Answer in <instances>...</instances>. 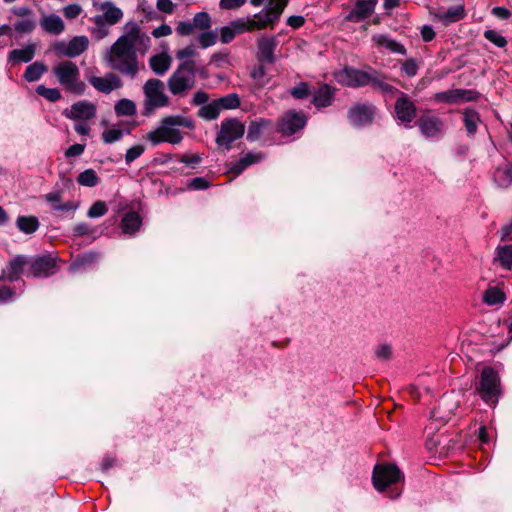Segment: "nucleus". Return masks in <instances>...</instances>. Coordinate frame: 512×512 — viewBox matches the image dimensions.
<instances>
[{"instance_id":"1","label":"nucleus","mask_w":512,"mask_h":512,"mask_svg":"<svg viewBox=\"0 0 512 512\" xmlns=\"http://www.w3.org/2000/svg\"><path fill=\"white\" fill-rule=\"evenodd\" d=\"M150 43V37L136 23H128L125 34L110 47L106 60L113 70L133 79L140 70L137 52L144 54Z\"/></svg>"},{"instance_id":"2","label":"nucleus","mask_w":512,"mask_h":512,"mask_svg":"<svg viewBox=\"0 0 512 512\" xmlns=\"http://www.w3.org/2000/svg\"><path fill=\"white\" fill-rule=\"evenodd\" d=\"M180 127L192 130L195 128V123L191 118L183 115H169L163 117L158 126L145 135V139L153 146L163 142L172 145L179 144L183 139Z\"/></svg>"},{"instance_id":"3","label":"nucleus","mask_w":512,"mask_h":512,"mask_svg":"<svg viewBox=\"0 0 512 512\" xmlns=\"http://www.w3.org/2000/svg\"><path fill=\"white\" fill-rule=\"evenodd\" d=\"M283 5L284 3H275L258 13L231 21L234 33L241 35L247 32L274 29L283 14Z\"/></svg>"},{"instance_id":"4","label":"nucleus","mask_w":512,"mask_h":512,"mask_svg":"<svg viewBox=\"0 0 512 512\" xmlns=\"http://www.w3.org/2000/svg\"><path fill=\"white\" fill-rule=\"evenodd\" d=\"M52 74L65 91L75 95L84 94L86 85L80 79V70L76 63L70 60L61 61L52 67Z\"/></svg>"},{"instance_id":"5","label":"nucleus","mask_w":512,"mask_h":512,"mask_svg":"<svg viewBox=\"0 0 512 512\" xmlns=\"http://www.w3.org/2000/svg\"><path fill=\"white\" fill-rule=\"evenodd\" d=\"M170 93L183 97L195 86V62L184 61L176 68L167 81Z\"/></svg>"},{"instance_id":"6","label":"nucleus","mask_w":512,"mask_h":512,"mask_svg":"<svg viewBox=\"0 0 512 512\" xmlns=\"http://www.w3.org/2000/svg\"><path fill=\"white\" fill-rule=\"evenodd\" d=\"M145 96L143 114L150 115L155 109L166 107L169 104V98L165 94L164 83L156 78L148 79L143 85Z\"/></svg>"},{"instance_id":"7","label":"nucleus","mask_w":512,"mask_h":512,"mask_svg":"<svg viewBox=\"0 0 512 512\" xmlns=\"http://www.w3.org/2000/svg\"><path fill=\"white\" fill-rule=\"evenodd\" d=\"M476 388L483 401L495 405L501 394L500 379L497 372L491 367L483 368Z\"/></svg>"},{"instance_id":"8","label":"nucleus","mask_w":512,"mask_h":512,"mask_svg":"<svg viewBox=\"0 0 512 512\" xmlns=\"http://www.w3.org/2000/svg\"><path fill=\"white\" fill-rule=\"evenodd\" d=\"M378 72L369 68L360 70L354 67H345L336 74L337 81L347 87L358 88L367 85L374 86Z\"/></svg>"},{"instance_id":"9","label":"nucleus","mask_w":512,"mask_h":512,"mask_svg":"<svg viewBox=\"0 0 512 512\" xmlns=\"http://www.w3.org/2000/svg\"><path fill=\"white\" fill-rule=\"evenodd\" d=\"M404 476L394 464H377L374 467L372 481L376 490L384 491L387 487L403 480Z\"/></svg>"},{"instance_id":"10","label":"nucleus","mask_w":512,"mask_h":512,"mask_svg":"<svg viewBox=\"0 0 512 512\" xmlns=\"http://www.w3.org/2000/svg\"><path fill=\"white\" fill-rule=\"evenodd\" d=\"M244 133V124L235 118H229L222 121L215 140L218 146L230 150L232 143L240 139Z\"/></svg>"},{"instance_id":"11","label":"nucleus","mask_w":512,"mask_h":512,"mask_svg":"<svg viewBox=\"0 0 512 512\" xmlns=\"http://www.w3.org/2000/svg\"><path fill=\"white\" fill-rule=\"evenodd\" d=\"M277 132L278 127L271 119L258 117L250 121L246 138L249 142L272 140Z\"/></svg>"},{"instance_id":"12","label":"nucleus","mask_w":512,"mask_h":512,"mask_svg":"<svg viewBox=\"0 0 512 512\" xmlns=\"http://www.w3.org/2000/svg\"><path fill=\"white\" fill-rule=\"evenodd\" d=\"M421 134L427 139H438L444 131V122L430 110L425 111L417 120Z\"/></svg>"},{"instance_id":"13","label":"nucleus","mask_w":512,"mask_h":512,"mask_svg":"<svg viewBox=\"0 0 512 512\" xmlns=\"http://www.w3.org/2000/svg\"><path fill=\"white\" fill-rule=\"evenodd\" d=\"M10 13L18 18L13 24V29L16 33L20 35L30 34L35 30L36 20L31 8L25 5L14 6L10 9Z\"/></svg>"},{"instance_id":"14","label":"nucleus","mask_w":512,"mask_h":512,"mask_svg":"<svg viewBox=\"0 0 512 512\" xmlns=\"http://www.w3.org/2000/svg\"><path fill=\"white\" fill-rule=\"evenodd\" d=\"M101 9L104 13L102 15L94 16L93 22L101 32L102 36H104L107 34L106 27L118 23L123 17V12L120 8L116 7L109 1L102 3Z\"/></svg>"},{"instance_id":"15","label":"nucleus","mask_w":512,"mask_h":512,"mask_svg":"<svg viewBox=\"0 0 512 512\" xmlns=\"http://www.w3.org/2000/svg\"><path fill=\"white\" fill-rule=\"evenodd\" d=\"M395 118L399 124H404L410 128V123L416 117V106L414 102L404 92H399V96L394 106Z\"/></svg>"},{"instance_id":"16","label":"nucleus","mask_w":512,"mask_h":512,"mask_svg":"<svg viewBox=\"0 0 512 512\" xmlns=\"http://www.w3.org/2000/svg\"><path fill=\"white\" fill-rule=\"evenodd\" d=\"M480 93L470 89H450L435 93L433 100L438 103L456 104L477 101Z\"/></svg>"},{"instance_id":"17","label":"nucleus","mask_w":512,"mask_h":512,"mask_svg":"<svg viewBox=\"0 0 512 512\" xmlns=\"http://www.w3.org/2000/svg\"><path fill=\"white\" fill-rule=\"evenodd\" d=\"M89 45L87 36H75L69 42L60 41L54 44L53 49L59 56L75 58L81 55Z\"/></svg>"},{"instance_id":"18","label":"nucleus","mask_w":512,"mask_h":512,"mask_svg":"<svg viewBox=\"0 0 512 512\" xmlns=\"http://www.w3.org/2000/svg\"><path fill=\"white\" fill-rule=\"evenodd\" d=\"M306 123L307 117L303 112L288 111L279 120L278 132L290 136L302 130Z\"/></svg>"},{"instance_id":"19","label":"nucleus","mask_w":512,"mask_h":512,"mask_svg":"<svg viewBox=\"0 0 512 512\" xmlns=\"http://www.w3.org/2000/svg\"><path fill=\"white\" fill-rule=\"evenodd\" d=\"M376 111L370 103H357L348 110L347 116L353 126L360 128L373 121Z\"/></svg>"},{"instance_id":"20","label":"nucleus","mask_w":512,"mask_h":512,"mask_svg":"<svg viewBox=\"0 0 512 512\" xmlns=\"http://www.w3.org/2000/svg\"><path fill=\"white\" fill-rule=\"evenodd\" d=\"M57 272L56 260L50 255H42L33 259L29 258L27 276L48 277Z\"/></svg>"},{"instance_id":"21","label":"nucleus","mask_w":512,"mask_h":512,"mask_svg":"<svg viewBox=\"0 0 512 512\" xmlns=\"http://www.w3.org/2000/svg\"><path fill=\"white\" fill-rule=\"evenodd\" d=\"M257 54L259 62L274 64L276 61L275 50L278 46V39L272 35H260L256 39Z\"/></svg>"},{"instance_id":"22","label":"nucleus","mask_w":512,"mask_h":512,"mask_svg":"<svg viewBox=\"0 0 512 512\" xmlns=\"http://www.w3.org/2000/svg\"><path fill=\"white\" fill-rule=\"evenodd\" d=\"M96 105L88 100H80L63 110L62 114L70 120H91L96 117Z\"/></svg>"},{"instance_id":"23","label":"nucleus","mask_w":512,"mask_h":512,"mask_svg":"<svg viewBox=\"0 0 512 512\" xmlns=\"http://www.w3.org/2000/svg\"><path fill=\"white\" fill-rule=\"evenodd\" d=\"M377 3V0H357L344 17V21L353 23L365 21L375 12Z\"/></svg>"},{"instance_id":"24","label":"nucleus","mask_w":512,"mask_h":512,"mask_svg":"<svg viewBox=\"0 0 512 512\" xmlns=\"http://www.w3.org/2000/svg\"><path fill=\"white\" fill-rule=\"evenodd\" d=\"M87 80L96 91L103 94H110L122 87L121 79L114 73H107L104 77L90 75Z\"/></svg>"},{"instance_id":"25","label":"nucleus","mask_w":512,"mask_h":512,"mask_svg":"<svg viewBox=\"0 0 512 512\" xmlns=\"http://www.w3.org/2000/svg\"><path fill=\"white\" fill-rule=\"evenodd\" d=\"M29 258L23 255H17L12 258L7 267L2 271L4 279L14 282L17 281L24 272H28Z\"/></svg>"},{"instance_id":"26","label":"nucleus","mask_w":512,"mask_h":512,"mask_svg":"<svg viewBox=\"0 0 512 512\" xmlns=\"http://www.w3.org/2000/svg\"><path fill=\"white\" fill-rule=\"evenodd\" d=\"M432 15L435 20L441 22L444 25H449L464 19L466 16V11L464 5L461 4L455 7H451L446 11L439 9L435 12H432Z\"/></svg>"},{"instance_id":"27","label":"nucleus","mask_w":512,"mask_h":512,"mask_svg":"<svg viewBox=\"0 0 512 512\" xmlns=\"http://www.w3.org/2000/svg\"><path fill=\"white\" fill-rule=\"evenodd\" d=\"M36 53V44L28 43L20 49H13L8 53L7 61L11 65L30 62Z\"/></svg>"},{"instance_id":"28","label":"nucleus","mask_w":512,"mask_h":512,"mask_svg":"<svg viewBox=\"0 0 512 512\" xmlns=\"http://www.w3.org/2000/svg\"><path fill=\"white\" fill-rule=\"evenodd\" d=\"M39 25L45 33L55 36L60 35L65 29L62 18L57 14L43 15L40 18Z\"/></svg>"},{"instance_id":"29","label":"nucleus","mask_w":512,"mask_h":512,"mask_svg":"<svg viewBox=\"0 0 512 512\" xmlns=\"http://www.w3.org/2000/svg\"><path fill=\"white\" fill-rule=\"evenodd\" d=\"M371 41L374 46L379 48H385L392 53H397L401 55H404L406 53L405 47L396 40H394L393 38H391L390 35L388 34H374L371 38Z\"/></svg>"},{"instance_id":"30","label":"nucleus","mask_w":512,"mask_h":512,"mask_svg":"<svg viewBox=\"0 0 512 512\" xmlns=\"http://www.w3.org/2000/svg\"><path fill=\"white\" fill-rule=\"evenodd\" d=\"M335 98V88L328 84L321 85L314 93L312 103L317 108L330 106Z\"/></svg>"},{"instance_id":"31","label":"nucleus","mask_w":512,"mask_h":512,"mask_svg":"<svg viewBox=\"0 0 512 512\" xmlns=\"http://www.w3.org/2000/svg\"><path fill=\"white\" fill-rule=\"evenodd\" d=\"M493 263L506 271L512 270V244H504L496 247Z\"/></svg>"},{"instance_id":"32","label":"nucleus","mask_w":512,"mask_h":512,"mask_svg":"<svg viewBox=\"0 0 512 512\" xmlns=\"http://www.w3.org/2000/svg\"><path fill=\"white\" fill-rule=\"evenodd\" d=\"M171 61V57L168 54L159 53L150 58L149 65L156 75L162 76L169 70Z\"/></svg>"},{"instance_id":"33","label":"nucleus","mask_w":512,"mask_h":512,"mask_svg":"<svg viewBox=\"0 0 512 512\" xmlns=\"http://www.w3.org/2000/svg\"><path fill=\"white\" fill-rule=\"evenodd\" d=\"M264 159L262 152H248L240 157V159L233 165L232 171L236 174L242 173L248 166L259 163Z\"/></svg>"},{"instance_id":"34","label":"nucleus","mask_w":512,"mask_h":512,"mask_svg":"<svg viewBox=\"0 0 512 512\" xmlns=\"http://www.w3.org/2000/svg\"><path fill=\"white\" fill-rule=\"evenodd\" d=\"M98 261V253L88 252L84 253L76 258V260L70 265V272H78L90 267L92 264Z\"/></svg>"},{"instance_id":"35","label":"nucleus","mask_w":512,"mask_h":512,"mask_svg":"<svg viewBox=\"0 0 512 512\" xmlns=\"http://www.w3.org/2000/svg\"><path fill=\"white\" fill-rule=\"evenodd\" d=\"M46 201L50 204L51 208L55 211H74L77 206L72 202L61 203V193L53 191L45 195Z\"/></svg>"},{"instance_id":"36","label":"nucleus","mask_w":512,"mask_h":512,"mask_svg":"<svg viewBox=\"0 0 512 512\" xmlns=\"http://www.w3.org/2000/svg\"><path fill=\"white\" fill-rule=\"evenodd\" d=\"M47 70L48 68L43 62L35 61L26 67L23 77L27 82H36Z\"/></svg>"},{"instance_id":"37","label":"nucleus","mask_w":512,"mask_h":512,"mask_svg":"<svg viewBox=\"0 0 512 512\" xmlns=\"http://www.w3.org/2000/svg\"><path fill=\"white\" fill-rule=\"evenodd\" d=\"M221 108L217 102V100H212L211 102H207L205 105L200 107L197 112L198 117L201 119L211 121L218 118L221 113Z\"/></svg>"},{"instance_id":"38","label":"nucleus","mask_w":512,"mask_h":512,"mask_svg":"<svg viewBox=\"0 0 512 512\" xmlns=\"http://www.w3.org/2000/svg\"><path fill=\"white\" fill-rule=\"evenodd\" d=\"M463 121L469 136L475 135L478 124L480 123L479 113L474 109H465L463 112Z\"/></svg>"},{"instance_id":"39","label":"nucleus","mask_w":512,"mask_h":512,"mask_svg":"<svg viewBox=\"0 0 512 512\" xmlns=\"http://www.w3.org/2000/svg\"><path fill=\"white\" fill-rule=\"evenodd\" d=\"M505 299V293L497 287H489L483 295L484 303L490 306L502 304Z\"/></svg>"},{"instance_id":"40","label":"nucleus","mask_w":512,"mask_h":512,"mask_svg":"<svg viewBox=\"0 0 512 512\" xmlns=\"http://www.w3.org/2000/svg\"><path fill=\"white\" fill-rule=\"evenodd\" d=\"M117 116H133L136 114V105L130 99L119 100L114 107Z\"/></svg>"},{"instance_id":"41","label":"nucleus","mask_w":512,"mask_h":512,"mask_svg":"<svg viewBox=\"0 0 512 512\" xmlns=\"http://www.w3.org/2000/svg\"><path fill=\"white\" fill-rule=\"evenodd\" d=\"M77 182L81 186L95 187L99 182V177L93 169H86L78 175Z\"/></svg>"},{"instance_id":"42","label":"nucleus","mask_w":512,"mask_h":512,"mask_svg":"<svg viewBox=\"0 0 512 512\" xmlns=\"http://www.w3.org/2000/svg\"><path fill=\"white\" fill-rule=\"evenodd\" d=\"M192 22L195 29L202 31L210 29L212 25L210 15L204 11L196 13Z\"/></svg>"},{"instance_id":"43","label":"nucleus","mask_w":512,"mask_h":512,"mask_svg":"<svg viewBox=\"0 0 512 512\" xmlns=\"http://www.w3.org/2000/svg\"><path fill=\"white\" fill-rule=\"evenodd\" d=\"M221 110L223 109H236L240 106V99L236 93H230L223 97L216 99Z\"/></svg>"},{"instance_id":"44","label":"nucleus","mask_w":512,"mask_h":512,"mask_svg":"<svg viewBox=\"0 0 512 512\" xmlns=\"http://www.w3.org/2000/svg\"><path fill=\"white\" fill-rule=\"evenodd\" d=\"M36 93L50 102H57L62 97L60 90L57 88H47L44 85H38Z\"/></svg>"},{"instance_id":"45","label":"nucleus","mask_w":512,"mask_h":512,"mask_svg":"<svg viewBox=\"0 0 512 512\" xmlns=\"http://www.w3.org/2000/svg\"><path fill=\"white\" fill-rule=\"evenodd\" d=\"M217 38L218 36L216 31L208 29L198 35L197 42L201 48L205 49L213 46L217 42Z\"/></svg>"},{"instance_id":"46","label":"nucleus","mask_w":512,"mask_h":512,"mask_svg":"<svg viewBox=\"0 0 512 512\" xmlns=\"http://www.w3.org/2000/svg\"><path fill=\"white\" fill-rule=\"evenodd\" d=\"M108 211L107 205L104 201L97 200L94 202L87 211V216L91 219L99 218L105 215Z\"/></svg>"},{"instance_id":"47","label":"nucleus","mask_w":512,"mask_h":512,"mask_svg":"<svg viewBox=\"0 0 512 512\" xmlns=\"http://www.w3.org/2000/svg\"><path fill=\"white\" fill-rule=\"evenodd\" d=\"M484 37L499 48H504L507 45L506 38L496 30H486Z\"/></svg>"},{"instance_id":"48","label":"nucleus","mask_w":512,"mask_h":512,"mask_svg":"<svg viewBox=\"0 0 512 512\" xmlns=\"http://www.w3.org/2000/svg\"><path fill=\"white\" fill-rule=\"evenodd\" d=\"M123 137V131L119 128H110L102 133V140L106 144H112Z\"/></svg>"},{"instance_id":"49","label":"nucleus","mask_w":512,"mask_h":512,"mask_svg":"<svg viewBox=\"0 0 512 512\" xmlns=\"http://www.w3.org/2000/svg\"><path fill=\"white\" fill-rule=\"evenodd\" d=\"M310 93L311 91L309 85L306 82H300L297 86L290 90V94L295 99H305L310 95Z\"/></svg>"},{"instance_id":"50","label":"nucleus","mask_w":512,"mask_h":512,"mask_svg":"<svg viewBox=\"0 0 512 512\" xmlns=\"http://www.w3.org/2000/svg\"><path fill=\"white\" fill-rule=\"evenodd\" d=\"M375 88H378L380 89L382 92H384L385 94H390V95H394V94H398L399 95V90L397 88H395L394 86L384 82L382 79H381V76L380 74L378 73L377 77H376V81L374 83V86Z\"/></svg>"},{"instance_id":"51","label":"nucleus","mask_w":512,"mask_h":512,"mask_svg":"<svg viewBox=\"0 0 512 512\" xmlns=\"http://www.w3.org/2000/svg\"><path fill=\"white\" fill-rule=\"evenodd\" d=\"M176 157L180 163H183L191 168H195L202 160L201 156L198 154H184Z\"/></svg>"},{"instance_id":"52","label":"nucleus","mask_w":512,"mask_h":512,"mask_svg":"<svg viewBox=\"0 0 512 512\" xmlns=\"http://www.w3.org/2000/svg\"><path fill=\"white\" fill-rule=\"evenodd\" d=\"M144 146L142 145H135L129 148L126 151L125 154V162L126 164H131L134 160H136L138 157H140L144 152Z\"/></svg>"},{"instance_id":"53","label":"nucleus","mask_w":512,"mask_h":512,"mask_svg":"<svg viewBox=\"0 0 512 512\" xmlns=\"http://www.w3.org/2000/svg\"><path fill=\"white\" fill-rule=\"evenodd\" d=\"M375 355L379 360L387 361L392 357V348L390 345L384 343L379 345L375 350Z\"/></svg>"},{"instance_id":"54","label":"nucleus","mask_w":512,"mask_h":512,"mask_svg":"<svg viewBox=\"0 0 512 512\" xmlns=\"http://www.w3.org/2000/svg\"><path fill=\"white\" fill-rule=\"evenodd\" d=\"M194 30L193 22L190 21H180L176 26V32L180 36H190Z\"/></svg>"},{"instance_id":"55","label":"nucleus","mask_w":512,"mask_h":512,"mask_svg":"<svg viewBox=\"0 0 512 512\" xmlns=\"http://www.w3.org/2000/svg\"><path fill=\"white\" fill-rule=\"evenodd\" d=\"M209 186V182L204 177H195L187 184V187L191 190H205Z\"/></svg>"},{"instance_id":"56","label":"nucleus","mask_w":512,"mask_h":512,"mask_svg":"<svg viewBox=\"0 0 512 512\" xmlns=\"http://www.w3.org/2000/svg\"><path fill=\"white\" fill-rule=\"evenodd\" d=\"M235 36L236 33L233 31L231 23L220 29V41L224 44L230 43Z\"/></svg>"},{"instance_id":"57","label":"nucleus","mask_w":512,"mask_h":512,"mask_svg":"<svg viewBox=\"0 0 512 512\" xmlns=\"http://www.w3.org/2000/svg\"><path fill=\"white\" fill-rule=\"evenodd\" d=\"M82 12V8L78 4H69L63 8V14L67 19H75Z\"/></svg>"},{"instance_id":"58","label":"nucleus","mask_w":512,"mask_h":512,"mask_svg":"<svg viewBox=\"0 0 512 512\" xmlns=\"http://www.w3.org/2000/svg\"><path fill=\"white\" fill-rule=\"evenodd\" d=\"M196 55V50L192 45H188L184 47L183 49H180L176 51V57L177 59L181 61H191L189 58Z\"/></svg>"},{"instance_id":"59","label":"nucleus","mask_w":512,"mask_h":512,"mask_svg":"<svg viewBox=\"0 0 512 512\" xmlns=\"http://www.w3.org/2000/svg\"><path fill=\"white\" fill-rule=\"evenodd\" d=\"M121 224H142V217L139 212L130 210L126 212Z\"/></svg>"},{"instance_id":"60","label":"nucleus","mask_w":512,"mask_h":512,"mask_svg":"<svg viewBox=\"0 0 512 512\" xmlns=\"http://www.w3.org/2000/svg\"><path fill=\"white\" fill-rule=\"evenodd\" d=\"M401 69L408 77H413L417 74L418 65L415 60L408 59L403 63Z\"/></svg>"},{"instance_id":"61","label":"nucleus","mask_w":512,"mask_h":512,"mask_svg":"<svg viewBox=\"0 0 512 512\" xmlns=\"http://www.w3.org/2000/svg\"><path fill=\"white\" fill-rule=\"evenodd\" d=\"M502 176L501 184L510 185L512 184V164L508 165L503 170H497L496 177Z\"/></svg>"},{"instance_id":"62","label":"nucleus","mask_w":512,"mask_h":512,"mask_svg":"<svg viewBox=\"0 0 512 512\" xmlns=\"http://www.w3.org/2000/svg\"><path fill=\"white\" fill-rule=\"evenodd\" d=\"M15 297V291L7 286L0 285V304L10 302Z\"/></svg>"},{"instance_id":"63","label":"nucleus","mask_w":512,"mask_h":512,"mask_svg":"<svg viewBox=\"0 0 512 512\" xmlns=\"http://www.w3.org/2000/svg\"><path fill=\"white\" fill-rule=\"evenodd\" d=\"M88 120H75L74 130L81 136H88L91 128L87 123Z\"/></svg>"},{"instance_id":"64","label":"nucleus","mask_w":512,"mask_h":512,"mask_svg":"<svg viewBox=\"0 0 512 512\" xmlns=\"http://www.w3.org/2000/svg\"><path fill=\"white\" fill-rule=\"evenodd\" d=\"M209 100V95L208 93L202 91V90H199L197 92L194 93L193 97H192V100H191V103L195 106H203L205 105Z\"/></svg>"}]
</instances>
